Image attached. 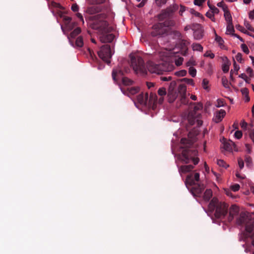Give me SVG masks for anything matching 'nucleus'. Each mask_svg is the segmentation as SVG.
<instances>
[{
	"label": "nucleus",
	"mask_w": 254,
	"mask_h": 254,
	"mask_svg": "<svg viewBox=\"0 0 254 254\" xmlns=\"http://www.w3.org/2000/svg\"><path fill=\"white\" fill-rule=\"evenodd\" d=\"M106 15L100 13L92 17L93 22L91 24V28L97 30L100 33V40L102 43H111L115 39V35L110 33L114 30V27L109 26L105 20Z\"/></svg>",
	"instance_id": "1"
},
{
	"label": "nucleus",
	"mask_w": 254,
	"mask_h": 254,
	"mask_svg": "<svg viewBox=\"0 0 254 254\" xmlns=\"http://www.w3.org/2000/svg\"><path fill=\"white\" fill-rule=\"evenodd\" d=\"M252 214L249 213L242 212L236 218V224L239 226H245V229L242 233L241 240L246 241L249 238L253 240L252 244L254 246V218Z\"/></svg>",
	"instance_id": "2"
},
{
	"label": "nucleus",
	"mask_w": 254,
	"mask_h": 254,
	"mask_svg": "<svg viewBox=\"0 0 254 254\" xmlns=\"http://www.w3.org/2000/svg\"><path fill=\"white\" fill-rule=\"evenodd\" d=\"M183 149L182 153L178 156V158L184 163L188 164L192 161L194 165L198 164L199 159L196 157L197 151L191 147L192 142L191 140L186 138H183L181 140Z\"/></svg>",
	"instance_id": "3"
},
{
	"label": "nucleus",
	"mask_w": 254,
	"mask_h": 254,
	"mask_svg": "<svg viewBox=\"0 0 254 254\" xmlns=\"http://www.w3.org/2000/svg\"><path fill=\"white\" fill-rule=\"evenodd\" d=\"M178 5L174 4L172 6L167 8L165 10L158 15V18L160 21L165 20L164 22H160L162 24L163 27L167 28L168 32L169 31L170 28L174 27L175 25V22L172 19V17L173 13L178 10Z\"/></svg>",
	"instance_id": "4"
},
{
	"label": "nucleus",
	"mask_w": 254,
	"mask_h": 254,
	"mask_svg": "<svg viewBox=\"0 0 254 254\" xmlns=\"http://www.w3.org/2000/svg\"><path fill=\"white\" fill-rule=\"evenodd\" d=\"M211 212L215 210L214 215L217 218H224L228 213V205L223 202L219 201L216 198H213L208 205Z\"/></svg>",
	"instance_id": "5"
},
{
	"label": "nucleus",
	"mask_w": 254,
	"mask_h": 254,
	"mask_svg": "<svg viewBox=\"0 0 254 254\" xmlns=\"http://www.w3.org/2000/svg\"><path fill=\"white\" fill-rule=\"evenodd\" d=\"M174 67V65L168 62L162 63L158 64H155L151 61L147 62V70L152 73L161 74H163V72H168L173 70Z\"/></svg>",
	"instance_id": "6"
},
{
	"label": "nucleus",
	"mask_w": 254,
	"mask_h": 254,
	"mask_svg": "<svg viewBox=\"0 0 254 254\" xmlns=\"http://www.w3.org/2000/svg\"><path fill=\"white\" fill-rule=\"evenodd\" d=\"M202 108V105L200 103H197L194 106L193 110L189 112L188 120L190 125H193L195 122L197 123V127H200L202 125V121L200 119L201 114L198 112Z\"/></svg>",
	"instance_id": "7"
},
{
	"label": "nucleus",
	"mask_w": 254,
	"mask_h": 254,
	"mask_svg": "<svg viewBox=\"0 0 254 254\" xmlns=\"http://www.w3.org/2000/svg\"><path fill=\"white\" fill-rule=\"evenodd\" d=\"M130 64L136 73H140L142 75L147 73V66H145L144 62L140 57L138 56L131 57Z\"/></svg>",
	"instance_id": "8"
},
{
	"label": "nucleus",
	"mask_w": 254,
	"mask_h": 254,
	"mask_svg": "<svg viewBox=\"0 0 254 254\" xmlns=\"http://www.w3.org/2000/svg\"><path fill=\"white\" fill-rule=\"evenodd\" d=\"M99 57L108 64H110V59L112 58L113 53L111 51V46L109 45H104L98 52Z\"/></svg>",
	"instance_id": "9"
},
{
	"label": "nucleus",
	"mask_w": 254,
	"mask_h": 254,
	"mask_svg": "<svg viewBox=\"0 0 254 254\" xmlns=\"http://www.w3.org/2000/svg\"><path fill=\"white\" fill-rule=\"evenodd\" d=\"M167 28L164 27L162 24L158 23L152 27L151 34L153 37L162 36L168 33Z\"/></svg>",
	"instance_id": "10"
},
{
	"label": "nucleus",
	"mask_w": 254,
	"mask_h": 254,
	"mask_svg": "<svg viewBox=\"0 0 254 254\" xmlns=\"http://www.w3.org/2000/svg\"><path fill=\"white\" fill-rule=\"evenodd\" d=\"M199 179V174L198 173H194V174H190L187 176L185 181V184L187 186H193L195 185V181H198Z\"/></svg>",
	"instance_id": "11"
},
{
	"label": "nucleus",
	"mask_w": 254,
	"mask_h": 254,
	"mask_svg": "<svg viewBox=\"0 0 254 254\" xmlns=\"http://www.w3.org/2000/svg\"><path fill=\"white\" fill-rule=\"evenodd\" d=\"M193 185L194 186L192 187L190 190L191 193L195 197H200L205 189L204 186L203 184H195Z\"/></svg>",
	"instance_id": "12"
},
{
	"label": "nucleus",
	"mask_w": 254,
	"mask_h": 254,
	"mask_svg": "<svg viewBox=\"0 0 254 254\" xmlns=\"http://www.w3.org/2000/svg\"><path fill=\"white\" fill-rule=\"evenodd\" d=\"M239 212V207L236 205H232L229 209V213L228 218V221L231 222L234 218L238 215Z\"/></svg>",
	"instance_id": "13"
},
{
	"label": "nucleus",
	"mask_w": 254,
	"mask_h": 254,
	"mask_svg": "<svg viewBox=\"0 0 254 254\" xmlns=\"http://www.w3.org/2000/svg\"><path fill=\"white\" fill-rule=\"evenodd\" d=\"M124 75V71L120 66L113 69L112 76L113 79L115 82L118 81L119 77H122Z\"/></svg>",
	"instance_id": "14"
},
{
	"label": "nucleus",
	"mask_w": 254,
	"mask_h": 254,
	"mask_svg": "<svg viewBox=\"0 0 254 254\" xmlns=\"http://www.w3.org/2000/svg\"><path fill=\"white\" fill-rule=\"evenodd\" d=\"M137 100L140 105L147 106L148 103V95L147 93H141L137 96Z\"/></svg>",
	"instance_id": "15"
},
{
	"label": "nucleus",
	"mask_w": 254,
	"mask_h": 254,
	"mask_svg": "<svg viewBox=\"0 0 254 254\" xmlns=\"http://www.w3.org/2000/svg\"><path fill=\"white\" fill-rule=\"evenodd\" d=\"M122 91L125 95L127 96L133 95L139 91V88L137 87H127V88H122Z\"/></svg>",
	"instance_id": "16"
},
{
	"label": "nucleus",
	"mask_w": 254,
	"mask_h": 254,
	"mask_svg": "<svg viewBox=\"0 0 254 254\" xmlns=\"http://www.w3.org/2000/svg\"><path fill=\"white\" fill-rule=\"evenodd\" d=\"M225 115V111L224 110L221 109L216 112L213 120L216 123H218L222 120Z\"/></svg>",
	"instance_id": "17"
},
{
	"label": "nucleus",
	"mask_w": 254,
	"mask_h": 254,
	"mask_svg": "<svg viewBox=\"0 0 254 254\" xmlns=\"http://www.w3.org/2000/svg\"><path fill=\"white\" fill-rule=\"evenodd\" d=\"M102 7L98 5H93L88 7L86 9V12L89 14H93L101 12Z\"/></svg>",
	"instance_id": "18"
},
{
	"label": "nucleus",
	"mask_w": 254,
	"mask_h": 254,
	"mask_svg": "<svg viewBox=\"0 0 254 254\" xmlns=\"http://www.w3.org/2000/svg\"><path fill=\"white\" fill-rule=\"evenodd\" d=\"M81 32V29L79 27L75 28L73 31H72L69 36L68 37L69 39V41L70 44L73 46V40L72 39H74L75 38L76 36H77Z\"/></svg>",
	"instance_id": "19"
},
{
	"label": "nucleus",
	"mask_w": 254,
	"mask_h": 254,
	"mask_svg": "<svg viewBox=\"0 0 254 254\" xmlns=\"http://www.w3.org/2000/svg\"><path fill=\"white\" fill-rule=\"evenodd\" d=\"M193 168V166L191 165H183L179 168V171L180 173H186L191 171Z\"/></svg>",
	"instance_id": "20"
},
{
	"label": "nucleus",
	"mask_w": 254,
	"mask_h": 254,
	"mask_svg": "<svg viewBox=\"0 0 254 254\" xmlns=\"http://www.w3.org/2000/svg\"><path fill=\"white\" fill-rule=\"evenodd\" d=\"M233 147L235 148V144L231 140L225 141L223 143V148L226 151H232Z\"/></svg>",
	"instance_id": "21"
},
{
	"label": "nucleus",
	"mask_w": 254,
	"mask_h": 254,
	"mask_svg": "<svg viewBox=\"0 0 254 254\" xmlns=\"http://www.w3.org/2000/svg\"><path fill=\"white\" fill-rule=\"evenodd\" d=\"M212 190L211 189H207L203 194V198L205 201H209L210 199L212 197Z\"/></svg>",
	"instance_id": "22"
},
{
	"label": "nucleus",
	"mask_w": 254,
	"mask_h": 254,
	"mask_svg": "<svg viewBox=\"0 0 254 254\" xmlns=\"http://www.w3.org/2000/svg\"><path fill=\"white\" fill-rule=\"evenodd\" d=\"M245 161L246 164V166L249 169H252L253 167V162L252 158L249 155H245Z\"/></svg>",
	"instance_id": "23"
},
{
	"label": "nucleus",
	"mask_w": 254,
	"mask_h": 254,
	"mask_svg": "<svg viewBox=\"0 0 254 254\" xmlns=\"http://www.w3.org/2000/svg\"><path fill=\"white\" fill-rule=\"evenodd\" d=\"M203 32L201 29H197L194 31L193 36L195 39L199 40L203 37Z\"/></svg>",
	"instance_id": "24"
},
{
	"label": "nucleus",
	"mask_w": 254,
	"mask_h": 254,
	"mask_svg": "<svg viewBox=\"0 0 254 254\" xmlns=\"http://www.w3.org/2000/svg\"><path fill=\"white\" fill-rule=\"evenodd\" d=\"M83 45V38L81 36H79L75 40V45L73 44L74 47H82Z\"/></svg>",
	"instance_id": "25"
},
{
	"label": "nucleus",
	"mask_w": 254,
	"mask_h": 254,
	"mask_svg": "<svg viewBox=\"0 0 254 254\" xmlns=\"http://www.w3.org/2000/svg\"><path fill=\"white\" fill-rule=\"evenodd\" d=\"M234 31H235V30L234 28L233 23L232 22L227 23V31H226L227 33L233 35V34H234L233 32H234Z\"/></svg>",
	"instance_id": "26"
},
{
	"label": "nucleus",
	"mask_w": 254,
	"mask_h": 254,
	"mask_svg": "<svg viewBox=\"0 0 254 254\" xmlns=\"http://www.w3.org/2000/svg\"><path fill=\"white\" fill-rule=\"evenodd\" d=\"M157 99V97L156 94H153L152 93H150L149 99H148V104L151 105L152 103H154L156 102Z\"/></svg>",
	"instance_id": "27"
},
{
	"label": "nucleus",
	"mask_w": 254,
	"mask_h": 254,
	"mask_svg": "<svg viewBox=\"0 0 254 254\" xmlns=\"http://www.w3.org/2000/svg\"><path fill=\"white\" fill-rule=\"evenodd\" d=\"M122 82L125 85H130L133 83V81L126 77L122 78Z\"/></svg>",
	"instance_id": "28"
},
{
	"label": "nucleus",
	"mask_w": 254,
	"mask_h": 254,
	"mask_svg": "<svg viewBox=\"0 0 254 254\" xmlns=\"http://www.w3.org/2000/svg\"><path fill=\"white\" fill-rule=\"evenodd\" d=\"M222 83L223 85V86L226 88H229V85L230 84V83L229 82L226 76H223L222 77Z\"/></svg>",
	"instance_id": "29"
},
{
	"label": "nucleus",
	"mask_w": 254,
	"mask_h": 254,
	"mask_svg": "<svg viewBox=\"0 0 254 254\" xmlns=\"http://www.w3.org/2000/svg\"><path fill=\"white\" fill-rule=\"evenodd\" d=\"M224 17L227 23L232 22V18L230 11H225Z\"/></svg>",
	"instance_id": "30"
},
{
	"label": "nucleus",
	"mask_w": 254,
	"mask_h": 254,
	"mask_svg": "<svg viewBox=\"0 0 254 254\" xmlns=\"http://www.w3.org/2000/svg\"><path fill=\"white\" fill-rule=\"evenodd\" d=\"M227 61L226 62H225L224 64L222 65V70L224 72L227 73L228 72L229 70V63L228 61V59L227 58H226Z\"/></svg>",
	"instance_id": "31"
},
{
	"label": "nucleus",
	"mask_w": 254,
	"mask_h": 254,
	"mask_svg": "<svg viewBox=\"0 0 254 254\" xmlns=\"http://www.w3.org/2000/svg\"><path fill=\"white\" fill-rule=\"evenodd\" d=\"M208 84H209V81L207 79L204 78L203 79L202 82V86L204 89H205L206 90H209V87L208 86Z\"/></svg>",
	"instance_id": "32"
},
{
	"label": "nucleus",
	"mask_w": 254,
	"mask_h": 254,
	"mask_svg": "<svg viewBox=\"0 0 254 254\" xmlns=\"http://www.w3.org/2000/svg\"><path fill=\"white\" fill-rule=\"evenodd\" d=\"M192 49L194 51H202L203 47L199 44H193L192 45Z\"/></svg>",
	"instance_id": "33"
},
{
	"label": "nucleus",
	"mask_w": 254,
	"mask_h": 254,
	"mask_svg": "<svg viewBox=\"0 0 254 254\" xmlns=\"http://www.w3.org/2000/svg\"><path fill=\"white\" fill-rule=\"evenodd\" d=\"M49 5L50 6L58 8L61 9H63L64 8L61 5L60 3H57L54 1H52L49 3Z\"/></svg>",
	"instance_id": "34"
},
{
	"label": "nucleus",
	"mask_w": 254,
	"mask_h": 254,
	"mask_svg": "<svg viewBox=\"0 0 254 254\" xmlns=\"http://www.w3.org/2000/svg\"><path fill=\"white\" fill-rule=\"evenodd\" d=\"M187 44V42L186 41L182 40L181 42V46L182 48L184 49V51L183 52V55L185 56L186 55L187 52H188V49L186 48V44Z\"/></svg>",
	"instance_id": "35"
},
{
	"label": "nucleus",
	"mask_w": 254,
	"mask_h": 254,
	"mask_svg": "<svg viewBox=\"0 0 254 254\" xmlns=\"http://www.w3.org/2000/svg\"><path fill=\"white\" fill-rule=\"evenodd\" d=\"M157 92L159 95L161 97H163L166 94V88L164 87L160 88Z\"/></svg>",
	"instance_id": "36"
},
{
	"label": "nucleus",
	"mask_w": 254,
	"mask_h": 254,
	"mask_svg": "<svg viewBox=\"0 0 254 254\" xmlns=\"http://www.w3.org/2000/svg\"><path fill=\"white\" fill-rule=\"evenodd\" d=\"M181 81H183V82H186V83H187L188 84H190V85H191L192 86L194 85V83L193 82V79H190V78H184L181 79Z\"/></svg>",
	"instance_id": "37"
},
{
	"label": "nucleus",
	"mask_w": 254,
	"mask_h": 254,
	"mask_svg": "<svg viewBox=\"0 0 254 254\" xmlns=\"http://www.w3.org/2000/svg\"><path fill=\"white\" fill-rule=\"evenodd\" d=\"M189 74L193 77H195L196 74V70L193 67L190 66L189 69Z\"/></svg>",
	"instance_id": "38"
},
{
	"label": "nucleus",
	"mask_w": 254,
	"mask_h": 254,
	"mask_svg": "<svg viewBox=\"0 0 254 254\" xmlns=\"http://www.w3.org/2000/svg\"><path fill=\"white\" fill-rule=\"evenodd\" d=\"M236 28L239 31L243 32L245 34H247L250 36H251V35H250L249 34V33L246 30H245V29L242 26L240 25H236Z\"/></svg>",
	"instance_id": "39"
},
{
	"label": "nucleus",
	"mask_w": 254,
	"mask_h": 254,
	"mask_svg": "<svg viewBox=\"0 0 254 254\" xmlns=\"http://www.w3.org/2000/svg\"><path fill=\"white\" fill-rule=\"evenodd\" d=\"M217 164L224 168H227L228 165L223 160H217Z\"/></svg>",
	"instance_id": "40"
},
{
	"label": "nucleus",
	"mask_w": 254,
	"mask_h": 254,
	"mask_svg": "<svg viewBox=\"0 0 254 254\" xmlns=\"http://www.w3.org/2000/svg\"><path fill=\"white\" fill-rule=\"evenodd\" d=\"M215 41L219 44L220 46H223L224 43V40L221 37L216 35Z\"/></svg>",
	"instance_id": "41"
},
{
	"label": "nucleus",
	"mask_w": 254,
	"mask_h": 254,
	"mask_svg": "<svg viewBox=\"0 0 254 254\" xmlns=\"http://www.w3.org/2000/svg\"><path fill=\"white\" fill-rule=\"evenodd\" d=\"M241 48L243 51L246 53V54H248L249 53V49L248 46L245 44H242L241 46Z\"/></svg>",
	"instance_id": "42"
},
{
	"label": "nucleus",
	"mask_w": 254,
	"mask_h": 254,
	"mask_svg": "<svg viewBox=\"0 0 254 254\" xmlns=\"http://www.w3.org/2000/svg\"><path fill=\"white\" fill-rule=\"evenodd\" d=\"M187 72L186 70H181L175 73V74L179 76H184L187 74Z\"/></svg>",
	"instance_id": "43"
},
{
	"label": "nucleus",
	"mask_w": 254,
	"mask_h": 254,
	"mask_svg": "<svg viewBox=\"0 0 254 254\" xmlns=\"http://www.w3.org/2000/svg\"><path fill=\"white\" fill-rule=\"evenodd\" d=\"M214 14V13L208 11L206 12V16L210 18L212 21H215V19Z\"/></svg>",
	"instance_id": "44"
},
{
	"label": "nucleus",
	"mask_w": 254,
	"mask_h": 254,
	"mask_svg": "<svg viewBox=\"0 0 254 254\" xmlns=\"http://www.w3.org/2000/svg\"><path fill=\"white\" fill-rule=\"evenodd\" d=\"M238 162L240 169L241 170L244 167V162L242 158H239L238 159Z\"/></svg>",
	"instance_id": "45"
},
{
	"label": "nucleus",
	"mask_w": 254,
	"mask_h": 254,
	"mask_svg": "<svg viewBox=\"0 0 254 254\" xmlns=\"http://www.w3.org/2000/svg\"><path fill=\"white\" fill-rule=\"evenodd\" d=\"M191 13L195 15L196 16L201 17V18H204V17L199 12L195 11L194 9H190Z\"/></svg>",
	"instance_id": "46"
},
{
	"label": "nucleus",
	"mask_w": 254,
	"mask_h": 254,
	"mask_svg": "<svg viewBox=\"0 0 254 254\" xmlns=\"http://www.w3.org/2000/svg\"><path fill=\"white\" fill-rule=\"evenodd\" d=\"M245 26L246 27V28L250 31H254V28L251 26V24L249 23V22L246 20L244 22Z\"/></svg>",
	"instance_id": "47"
},
{
	"label": "nucleus",
	"mask_w": 254,
	"mask_h": 254,
	"mask_svg": "<svg viewBox=\"0 0 254 254\" xmlns=\"http://www.w3.org/2000/svg\"><path fill=\"white\" fill-rule=\"evenodd\" d=\"M184 59L182 57L178 58L175 60V64L177 66L181 65L183 62Z\"/></svg>",
	"instance_id": "48"
},
{
	"label": "nucleus",
	"mask_w": 254,
	"mask_h": 254,
	"mask_svg": "<svg viewBox=\"0 0 254 254\" xmlns=\"http://www.w3.org/2000/svg\"><path fill=\"white\" fill-rule=\"evenodd\" d=\"M206 0H194L193 3L195 5L198 6H201Z\"/></svg>",
	"instance_id": "49"
},
{
	"label": "nucleus",
	"mask_w": 254,
	"mask_h": 254,
	"mask_svg": "<svg viewBox=\"0 0 254 254\" xmlns=\"http://www.w3.org/2000/svg\"><path fill=\"white\" fill-rule=\"evenodd\" d=\"M204 57H209L211 59H213L214 58V54L212 53H211L209 51H207L204 55Z\"/></svg>",
	"instance_id": "50"
},
{
	"label": "nucleus",
	"mask_w": 254,
	"mask_h": 254,
	"mask_svg": "<svg viewBox=\"0 0 254 254\" xmlns=\"http://www.w3.org/2000/svg\"><path fill=\"white\" fill-rule=\"evenodd\" d=\"M242 132L240 130H237L235 132V136L236 138L237 139H240L242 137Z\"/></svg>",
	"instance_id": "51"
},
{
	"label": "nucleus",
	"mask_w": 254,
	"mask_h": 254,
	"mask_svg": "<svg viewBox=\"0 0 254 254\" xmlns=\"http://www.w3.org/2000/svg\"><path fill=\"white\" fill-rule=\"evenodd\" d=\"M240 186L239 184H235L231 187V190L234 191H237L240 189Z\"/></svg>",
	"instance_id": "52"
},
{
	"label": "nucleus",
	"mask_w": 254,
	"mask_h": 254,
	"mask_svg": "<svg viewBox=\"0 0 254 254\" xmlns=\"http://www.w3.org/2000/svg\"><path fill=\"white\" fill-rule=\"evenodd\" d=\"M210 9L211 10V12L214 14H218L219 12V10L214 5H212L211 7H210Z\"/></svg>",
	"instance_id": "53"
},
{
	"label": "nucleus",
	"mask_w": 254,
	"mask_h": 254,
	"mask_svg": "<svg viewBox=\"0 0 254 254\" xmlns=\"http://www.w3.org/2000/svg\"><path fill=\"white\" fill-rule=\"evenodd\" d=\"M236 59L238 62L241 63L243 60L242 54L240 53H238L236 56Z\"/></svg>",
	"instance_id": "54"
},
{
	"label": "nucleus",
	"mask_w": 254,
	"mask_h": 254,
	"mask_svg": "<svg viewBox=\"0 0 254 254\" xmlns=\"http://www.w3.org/2000/svg\"><path fill=\"white\" fill-rule=\"evenodd\" d=\"M241 91L243 95L247 96L249 95V90L247 88H243L241 89Z\"/></svg>",
	"instance_id": "55"
},
{
	"label": "nucleus",
	"mask_w": 254,
	"mask_h": 254,
	"mask_svg": "<svg viewBox=\"0 0 254 254\" xmlns=\"http://www.w3.org/2000/svg\"><path fill=\"white\" fill-rule=\"evenodd\" d=\"M234 69L236 71V74H238V71L240 69V66L237 64L236 61L234 60L233 63Z\"/></svg>",
	"instance_id": "56"
},
{
	"label": "nucleus",
	"mask_w": 254,
	"mask_h": 254,
	"mask_svg": "<svg viewBox=\"0 0 254 254\" xmlns=\"http://www.w3.org/2000/svg\"><path fill=\"white\" fill-rule=\"evenodd\" d=\"M246 72L249 74L250 77L253 76V70L250 67H248L246 69Z\"/></svg>",
	"instance_id": "57"
},
{
	"label": "nucleus",
	"mask_w": 254,
	"mask_h": 254,
	"mask_svg": "<svg viewBox=\"0 0 254 254\" xmlns=\"http://www.w3.org/2000/svg\"><path fill=\"white\" fill-rule=\"evenodd\" d=\"M71 8L73 11L76 12L78 10V6L76 3H74L72 5Z\"/></svg>",
	"instance_id": "58"
},
{
	"label": "nucleus",
	"mask_w": 254,
	"mask_h": 254,
	"mask_svg": "<svg viewBox=\"0 0 254 254\" xmlns=\"http://www.w3.org/2000/svg\"><path fill=\"white\" fill-rule=\"evenodd\" d=\"M181 103L184 104H186L188 103V101L187 99L186 98L185 95H183L182 97V98L181 99Z\"/></svg>",
	"instance_id": "59"
},
{
	"label": "nucleus",
	"mask_w": 254,
	"mask_h": 254,
	"mask_svg": "<svg viewBox=\"0 0 254 254\" xmlns=\"http://www.w3.org/2000/svg\"><path fill=\"white\" fill-rule=\"evenodd\" d=\"M224 102L222 100L218 99L217 100V104L216 105L217 107H220L224 106Z\"/></svg>",
	"instance_id": "60"
},
{
	"label": "nucleus",
	"mask_w": 254,
	"mask_h": 254,
	"mask_svg": "<svg viewBox=\"0 0 254 254\" xmlns=\"http://www.w3.org/2000/svg\"><path fill=\"white\" fill-rule=\"evenodd\" d=\"M168 97H169L168 101L169 103L173 102L176 98L175 95H173L172 97H171V95H168Z\"/></svg>",
	"instance_id": "61"
},
{
	"label": "nucleus",
	"mask_w": 254,
	"mask_h": 254,
	"mask_svg": "<svg viewBox=\"0 0 254 254\" xmlns=\"http://www.w3.org/2000/svg\"><path fill=\"white\" fill-rule=\"evenodd\" d=\"M64 20L66 24H68L69 22H70L71 18L68 16H64Z\"/></svg>",
	"instance_id": "62"
},
{
	"label": "nucleus",
	"mask_w": 254,
	"mask_h": 254,
	"mask_svg": "<svg viewBox=\"0 0 254 254\" xmlns=\"http://www.w3.org/2000/svg\"><path fill=\"white\" fill-rule=\"evenodd\" d=\"M186 10V7L183 5H181L180 9L179 10V14L180 15H182L183 12Z\"/></svg>",
	"instance_id": "63"
},
{
	"label": "nucleus",
	"mask_w": 254,
	"mask_h": 254,
	"mask_svg": "<svg viewBox=\"0 0 254 254\" xmlns=\"http://www.w3.org/2000/svg\"><path fill=\"white\" fill-rule=\"evenodd\" d=\"M249 18L251 19H253L254 18V9L250 12Z\"/></svg>",
	"instance_id": "64"
}]
</instances>
